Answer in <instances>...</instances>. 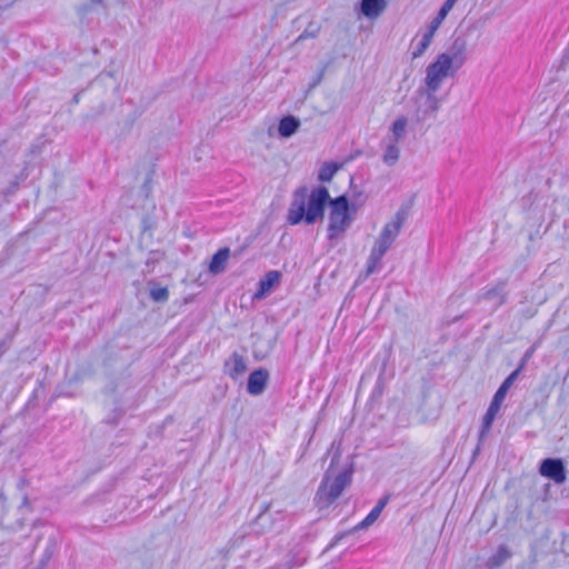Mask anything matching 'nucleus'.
<instances>
[{
    "instance_id": "58836bf2",
    "label": "nucleus",
    "mask_w": 569,
    "mask_h": 569,
    "mask_svg": "<svg viewBox=\"0 0 569 569\" xmlns=\"http://www.w3.org/2000/svg\"><path fill=\"white\" fill-rule=\"evenodd\" d=\"M21 508H29L30 507V501H29V498L27 495H23L22 497V501H21Z\"/></svg>"
},
{
    "instance_id": "0eeeda50",
    "label": "nucleus",
    "mask_w": 569,
    "mask_h": 569,
    "mask_svg": "<svg viewBox=\"0 0 569 569\" xmlns=\"http://www.w3.org/2000/svg\"><path fill=\"white\" fill-rule=\"evenodd\" d=\"M540 473L556 483H563L566 481L565 467L559 459H545L540 466Z\"/></svg>"
},
{
    "instance_id": "9d476101",
    "label": "nucleus",
    "mask_w": 569,
    "mask_h": 569,
    "mask_svg": "<svg viewBox=\"0 0 569 569\" xmlns=\"http://www.w3.org/2000/svg\"><path fill=\"white\" fill-rule=\"evenodd\" d=\"M466 40L462 38H456L449 49L448 58L452 60L455 70L459 69L466 61Z\"/></svg>"
},
{
    "instance_id": "5701e85b",
    "label": "nucleus",
    "mask_w": 569,
    "mask_h": 569,
    "mask_svg": "<svg viewBox=\"0 0 569 569\" xmlns=\"http://www.w3.org/2000/svg\"><path fill=\"white\" fill-rule=\"evenodd\" d=\"M150 284V297L154 302L163 303L169 299V290L167 287L158 286L154 282Z\"/></svg>"
},
{
    "instance_id": "aec40b11",
    "label": "nucleus",
    "mask_w": 569,
    "mask_h": 569,
    "mask_svg": "<svg viewBox=\"0 0 569 569\" xmlns=\"http://www.w3.org/2000/svg\"><path fill=\"white\" fill-rule=\"evenodd\" d=\"M457 1L458 0H446L437 16L429 23V27L437 31Z\"/></svg>"
},
{
    "instance_id": "4be33fe9",
    "label": "nucleus",
    "mask_w": 569,
    "mask_h": 569,
    "mask_svg": "<svg viewBox=\"0 0 569 569\" xmlns=\"http://www.w3.org/2000/svg\"><path fill=\"white\" fill-rule=\"evenodd\" d=\"M341 168V164L337 162H325L319 172L318 180L321 182H330L336 172Z\"/></svg>"
},
{
    "instance_id": "473e14b6",
    "label": "nucleus",
    "mask_w": 569,
    "mask_h": 569,
    "mask_svg": "<svg viewBox=\"0 0 569 569\" xmlns=\"http://www.w3.org/2000/svg\"><path fill=\"white\" fill-rule=\"evenodd\" d=\"M388 501H389V497H388V496H386V497L381 498V499L378 501V503L376 505V507H375V508H376V509H378V511L381 513V512H382V510H383V508L387 506Z\"/></svg>"
},
{
    "instance_id": "393cba45",
    "label": "nucleus",
    "mask_w": 569,
    "mask_h": 569,
    "mask_svg": "<svg viewBox=\"0 0 569 569\" xmlns=\"http://www.w3.org/2000/svg\"><path fill=\"white\" fill-rule=\"evenodd\" d=\"M506 393H495V397L487 410L488 413H491L492 416H497L503 401H505Z\"/></svg>"
},
{
    "instance_id": "37998d69",
    "label": "nucleus",
    "mask_w": 569,
    "mask_h": 569,
    "mask_svg": "<svg viewBox=\"0 0 569 569\" xmlns=\"http://www.w3.org/2000/svg\"><path fill=\"white\" fill-rule=\"evenodd\" d=\"M563 202H565V207H566L567 211L569 212V197L565 198Z\"/></svg>"
},
{
    "instance_id": "f03ea898",
    "label": "nucleus",
    "mask_w": 569,
    "mask_h": 569,
    "mask_svg": "<svg viewBox=\"0 0 569 569\" xmlns=\"http://www.w3.org/2000/svg\"><path fill=\"white\" fill-rule=\"evenodd\" d=\"M328 456L330 463L315 497L317 506L321 509L328 508L342 495L351 485L355 472L352 458L341 455V440L332 441Z\"/></svg>"
},
{
    "instance_id": "9b49d317",
    "label": "nucleus",
    "mask_w": 569,
    "mask_h": 569,
    "mask_svg": "<svg viewBox=\"0 0 569 569\" xmlns=\"http://www.w3.org/2000/svg\"><path fill=\"white\" fill-rule=\"evenodd\" d=\"M387 8L386 0H361L360 11L361 13L370 19L379 17Z\"/></svg>"
},
{
    "instance_id": "423d86ee",
    "label": "nucleus",
    "mask_w": 569,
    "mask_h": 569,
    "mask_svg": "<svg viewBox=\"0 0 569 569\" xmlns=\"http://www.w3.org/2000/svg\"><path fill=\"white\" fill-rule=\"evenodd\" d=\"M506 281H499L491 288H483L477 296V301L492 302V309L497 310L507 300Z\"/></svg>"
},
{
    "instance_id": "ddd939ff",
    "label": "nucleus",
    "mask_w": 569,
    "mask_h": 569,
    "mask_svg": "<svg viewBox=\"0 0 569 569\" xmlns=\"http://www.w3.org/2000/svg\"><path fill=\"white\" fill-rule=\"evenodd\" d=\"M247 369L246 361L242 356L238 353H233L226 362H224V372L229 375L231 378L236 379L242 373H244Z\"/></svg>"
},
{
    "instance_id": "6ab92c4d",
    "label": "nucleus",
    "mask_w": 569,
    "mask_h": 569,
    "mask_svg": "<svg viewBox=\"0 0 569 569\" xmlns=\"http://www.w3.org/2000/svg\"><path fill=\"white\" fill-rule=\"evenodd\" d=\"M398 143L399 142L389 140L388 143L386 144L382 161L389 167L395 166L400 158V149L398 147Z\"/></svg>"
},
{
    "instance_id": "2f4dec72",
    "label": "nucleus",
    "mask_w": 569,
    "mask_h": 569,
    "mask_svg": "<svg viewBox=\"0 0 569 569\" xmlns=\"http://www.w3.org/2000/svg\"><path fill=\"white\" fill-rule=\"evenodd\" d=\"M120 416H121V411L114 410L112 417H108L106 419V422L109 423V425H117L119 419H120Z\"/></svg>"
},
{
    "instance_id": "49530a36",
    "label": "nucleus",
    "mask_w": 569,
    "mask_h": 569,
    "mask_svg": "<svg viewBox=\"0 0 569 569\" xmlns=\"http://www.w3.org/2000/svg\"><path fill=\"white\" fill-rule=\"evenodd\" d=\"M46 557H47V559L50 558V552L49 551L46 552Z\"/></svg>"
},
{
    "instance_id": "dca6fc26",
    "label": "nucleus",
    "mask_w": 569,
    "mask_h": 569,
    "mask_svg": "<svg viewBox=\"0 0 569 569\" xmlns=\"http://www.w3.org/2000/svg\"><path fill=\"white\" fill-rule=\"evenodd\" d=\"M385 254L386 253H383L378 248L372 247L370 254L367 259L366 277H369L381 269V260Z\"/></svg>"
},
{
    "instance_id": "a19ab883",
    "label": "nucleus",
    "mask_w": 569,
    "mask_h": 569,
    "mask_svg": "<svg viewBox=\"0 0 569 569\" xmlns=\"http://www.w3.org/2000/svg\"><path fill=\"white\" fill-rule=\"evenodd\" d=\"M80 96H81V92H78L73 96V98H72L73 104H78L80 102Z\"/></svg>"
},
{
    "instance_id": "20e7f679",
    "label": "nucleus",
    "mask_w": 569,
    "mask_h": 569,
    "mask_svg": "<svg viewBox=\"0 0 569 569\" xmlns=\"http://www.w3.org/2000/svg\"><path fill=\"white\" fill-rule=\"evenodd\" d=\"M452 60L448 58L447 53H440L437 59L427 67L425 84L431 91H438L446 78L452 76L456 70H452Z\"/></svg>"
},
{
    "instance_id": "f704fd0d",
    "label": "nucleus",
    "mask_w": 569,
    "mask_h": 569,
    "mask_svg": "<svg viewBox=\"0 0 569 569\" xmlns=\"http://www.w3.org/2000/svg\"><path fill=\"white\" fill-rule=\"evenodd\" d=\"M385 383H383V378L381 377V375L378 377L377 379V385L375 387V390L373 391H382L385 389Z\"/></svg>"
},
{
    "instance_id": "f8f14e48",
    "label": "nucleus",
    "mask_w": 569,
    "mask_h": 569,
    "mask_svg": "<svg viewBox=\"0 0 569 569\" xmlns=\"http://www.w3.org/2000/svg\"><path fill=\"white\" fill-rule=\"evenodd\" d=\"M230 257V249L228 247L219 249L209 263V272L219 274L226 270L228 259Z\"/></svg>"
},
{
    "instance_id": "39448f33",
    "label": "nucleus",
    "mask_w": 569,
    "mask_h": 569,
    "mask_svg": "<svg viewBox=\"0 0 569 569\" xmlns=\"http://www.w3.org/2000/svg\"><path fill=\"white\" fill-rule=\"evenodd\" d=\"M282 519V508L278 502L263 503L253 521V530L259 535L269 532L273 529L276 522Z\"/></svg>"
},
{
    "instance_id": "4468645a",
    "label": "nucleus",
    "mask_w": 569,
    "mask_h": 569,
    "mask_svg": "<svg viewBox=\"0 0 569 569\" xmlns=\"http://www.w3.org/2000/svg\"><path fill=\"white\" fill-rule=\"evenodd\" d=\"M269 373L264 369H257L250 373L247 391H262L266 387Z\"/></svg>"
},
{
    "instance_id": "7c9ffc66",
    "label": "nucleus",
    "mask_w": 569,
    "mask_h": 569,
    "mask_svg": "<svg viewBox=\"0 0 569 569\" xmlns=\"http://www.w3.org/2000/svg\"><path fill=\"white\" fill-rule=\"evenodd\" d=\"M391 246H392V243L390 241L385 240L381 237H378V239H377V241H376L373 247L378 248L383 253H386L390 249Z\"/></svg>"
},
{
    "instance_id": "cd10ccee",
    "label": "nucleus",
    "mask_w": 569,
    "mask_h": 569,
    "mask_svg": "<svg viewBox=\"0 0 569 569\" xmlns=\"http://www.w3.org/2000/svg\"><path fill=\"white\" fill-rule=\"evenodd\" d=\"M537 348H538V342H535L530 348H528L526 350V352L523 353V356H522V358L520 360V363L518 365V367L520 369L523 370V368L526 367L528 361L532 358V356L536 352Z\"/></svg>"
},
{
    "instance_id": "412c9836",
    "label": "nucleus",
    "mask_w": 569,
    "mask_h": 569,
    "mask_svg": "<svg viewBox=\"0 0 569 569\" xmlns=\"http://www.w3.org/2000/svg\"><path fill=\"white\" fill-rule=\"evenodd\" d=\"M407 124L408 120L406 117H398L391 124L390 129L392 132V138H390V140L395 142H400L406 136Z\"/></svg>"
},
{
    "instance_id": "ea45409f",
    "label": "nucleus",
    "mask_w": 569,
    "mask_h": 569,
    "mask_svg": "<svg viewBox=\"0 0 569 569\" xmlns=\"http://www.w3.org/2000/svg\"><path fill=\"white\" fill-rule=\"evenodd\" d=\"M343 536H345V535L337 536V537L332 540V542L329 545V548L335 547V546L338 543V541H339L340 539H342V538H343Z\"/></svg>"
},
{
    "instance_id": "b1692460",
    "label": "nucleus",
    "mask_w": 569,
    "mask_h": 569,
    "mask_svg": "<svg viewBox=\"0 0 569 569\" xmlns=\"http://www.w3.org/2000/svg\"><path fill=\"white\" fill-rule=\"evenodd\" d=\"M380 515L381 513L378 511V509L373 508L361 522L353 527L351 531L367 529L368 527L373 525V522L379 518Z\"/></svg>"
},
{
    "instance_id": "e433bc0d",
    "label": "nucleus",
    "mask_w": 569,
    "mask_h": 569,
    "mask_svg": "<svg viewBox=\"0 0 569 569\" xmlns=\"http://www.w3.org/2000/svg\"><path fill=\"white\" fill-rule=\"evenodd\" d=\"M154 227H156V221L154 220H150V221L149 220L148 221L144 220V227H143L144 232L150 230V229H152V228H154Z\"/></svg>"
},
{
    "instance_id": "6e6552de",
    "label": "nucleus",
    "mask_w": 569,
    "mask_h": 569,
    "mask_svg": "<svg viewBox=\"0 0 569 569\" xmlns=\"http://www.w3.org/2000/svg\"><path fill=\"white\" fill-rule=\"evenodd\" d=\"M405 212L398 211L393 219L383 226L379 237L393 243L405 223Z\"/></svg>"
},
{
    "instance_id": "f257e3e1",
    "label": "nucleus",
    "mask_w": 569,
    "mask_h": 569,
    "mask_svg": "<svg viewBox=\"0 0 569 569\" xmlns=\"http://www.w3.org/2000/svg\"><path fill=\"white\" fill-rule=\"evenodd\" d=\"M327 203L330 207L327 237L330 241L339 239L352 223L353 217L350 212L348 198L342 194L330 199L326 187H317L310 194L306 187L297 189L288 210L287 220L292 226L302 221L312 224L318 219L323 218Z\"/></svg>"
},
{
    "instance_id": "c85d7f7f",
    "label": "nucleus",
    "mask_w": 569,
    "mask_h": 569,
    "mask_svg": "<svg viewBox=\"0 0 569 569\" xmlns=\"http://www.w3.org/2000/svg\"><path fill=\"white\" fill-rule=\"evenodd\" d=\"M320 28L318 26L309 24L306 30L298 37L297 41L307 38H316L319 33Z\"/></svg>"
},
{
    "instance_id": "a211bd4d",
    "label": "nucleus",
    "mask_w": 569,
    "mask_h": 569,
    "mask_svg": "<svg viewBox=\"0 0 569 569\" xmlns=\"http://www.w3.org/2000/svg\"><path fill=\"white\" fill-rule=\"evenodd\" d=\"M511 552L506 546H500L497 551L487 560L486 566L490 569H497L502 566L509 558Z\"/></svg>"
},
{
    "instance_id": "a878e982",
    "label": "nucleus",
    "mask_w": 569,
    "mask_h": 569,
    "mask_svg": "<svg viewBox=\"0 0 569 569\" xmlns=\"http://www.w3.org/2000/svg\"><path fill=\"white\" fill-rule=\"evenodd\" d=\"M495 418L496 417L492 416L491 413L486 412V415L483 417V420H482V426H481V429H480V432H479V440L480 441H482L487 437V435H488V432H489V430H490V428L492 426V422H493Z\"/></svg>"
},
{
    "instance_id": "1a4fd4ad",
    "label": "nucleus",
    "mask_w": 569,
    "mask_h": 569,
    "mask_svg": "<svg viewBox=\"0 0 569 569\" xmlns=\"http://www.w3.org/2000/svg\"><path fill=\"white\" fill-rule=\"evenodd\" d=\"M281 279V272L278 270H270L268 271L258 282V290L253 295L254 299H262L264 298L271 289L279 284Z\"/></svg>"
},
{
    "instance_id": "a18cd8bd",
    "label": "nucleus",
    "mask_w": 569,
    "mask_h": 569,
    "mask_svg": "<svg viewBox=\"0 0 569 569\" xmlns=\"http://www.w3.org/2000/svg\"><path fill=\"white\" fill-rule=\"evenodd\" d=\"M143 188H144V198H148V193H147V182H144Z\"/></svg>"
},
{
    "instance_id": "c9c22d12",
    "label": "nucleus",
    "mask_w": 569,
    "mask_h": 569,
    "mask_svg": "<svg viewBox=\"0 0 569 569\" xmlns=\"http://www.w3.org/2000/svg\"><path fill=\"white\" fill-rule=\"evenodd\" d=\"M9 349V345L6 340H2L0 342V358L7 352V350Z\"/></svg>"
},
{
    "instance_id": "4c0bfd02",
    "label": "nucleus",
    "mask_w": 569,
    "mask_h": 569,
    "mask_svg": "<svg viewBox=\"0 0 569 569\" xmlns=\"http://www.w3.org/2000/svg\"><path fill=\"white\" fill-rule=\"evenodd\" d=\"M322 76H323V71H321L317 77L316 79L313 80V82L311 83V88H315L316 86H318L321 80H322Z\"/></svg>"
},
{
    "instance_id": "f3484780",
    "label": "nucleus",
    "mask_w": 569,
    "mask_h": 569,
    "mask_svg": "<svg viewBox=\"0 0 569 569\" xmlns=\"http://www.w3.org/2000/svg\"><path fill=\"white\" fill-rule=\"evenodd\" d=\"M435 33H436V30L431 29L428 26V29L425 31V33L422 34V37L420 38V40L418 41V43L416 44V47L411 53L412 59H417L426 52V50L429 48V46L433 39Z\"/></svg>"
},
{
    "instance_id": "72a5a7b5",
    "label": "nucleus",
    "mask_w": 569,
    "mask_h": 569,
    "mask_svg": "<svg viewBox=\"0 0 569 569\" xmlns=\"http://www.w3.org/2000/svg\"><path fill=\"white\" fill-rule=\"evenodd\" d=\"M29 486V480L26 477H21L17 482L18 490H23Z\"/></svg>"
},
{
    "instance_id": "bb28decb",
    "label": "nucleus",
    "mask_w": 569,
    "mask_h": 569,
    "mask_svg": "<svg viewBox=\"0 0 569 569\" xmlns=\"http://www.w3.org/2000/svg\"><path fill=\"white\" fill-rule=\"evenodd\" d=\"M522 371V369H520L519 367H517L516 370H513L506 379L505 381L500 385V387L497 389V391H508L512 383L515 382V380L519 377L520 372Z\"/></svg>"
},
{
    "instance_id": "2eb2a0df",
    "label": "nucleus",
    "mask_w": 569,
    "mask_h": 569,
    "mask_svg": "<svg viewBox=\"0 0 569 569\" xmlns=\"http://www.w3.org/2000/svg\"><path fill=\"white\" fill-rule=\"evenodd\" d=\"M299 127V119L293 116H286L280 120L278 131L281 137L289 138L297 132Z\"/></svg>"
},
{
    "instance_id": "79ce46f5",
    "label": "nucleus",
    "mask_w": 569,
    "mask_h": 569,
    "mask_svg": "<svg viewBox=\"0 0 569 569\" xmlns=\"http://www.w3.org/2000/svg\"><path fill=\"white\" fill-rule=\"evenodd\" d=\"M36 399H37V395H36V393H33V395L31 396V398L29 399V401L27 402V407L32 406V405H33V402L36 401Z\"/></svg>"
},
{
    "instance_id": "c756f323",
    "label": "nucleus",
    "mask_w": 569,
    "mask_h": 569,
    "mask_svg": "<svg viewBox=\"0 0 569 569\" xmlns=\"http://www.w3.org/2000/svg\"><path fill=\"white\" fill-rule=\"evenodd\" d=\"M103 0H89L87 3L82 4L78 11L80 14L84 16L89 13L94 7L101 6Z\"/></svg>"
},
{
    "instance_id": "c03bdc74",
    "label": "nucleus",
    "mask_w": 569,
    "mask_h": 569,
    "mask_svg": "<svg viewBox=\"0 0 569 569\" xmlns=\"http://www.w3.org/2000/svg\"><path fill=\"white\" fill-rule=\"evenodd\" d=\"M0 499H1L3 502H6V501H7V497H6V495H4V492H3V491H1V492H0Z\"/></svg>"
},
{
    "instance_id": "7ed1b4c3",
    "label": "nucleus",
    "mask_w": 569,
    "mask_h": 569,
    "mask_svg": "<svg viewBox=\"0 0 569 569\" xmlns=\"http://www.w3.org/2000/svg\"><path fill=\"white\" fill-rule=\"evenodd\" d=\"M437 91L428 88H419L412 97L413 111L412 119L417 122H423L428 117L435 114L440 108V100L436 96Z\"/></svg>"
}]
</instances>
